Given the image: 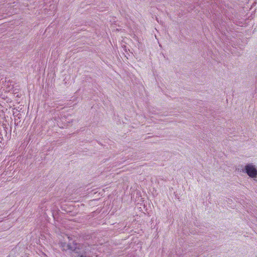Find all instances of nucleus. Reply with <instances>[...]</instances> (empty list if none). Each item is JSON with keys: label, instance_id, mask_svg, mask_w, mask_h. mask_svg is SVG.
Returning <instances> with one entry per match:
<instances>
[{"label": "nucleus", "instance_id": "f03ea898", "mask_svg": "<svg viewBox=\"0 0 257 257\" xmlns=\"http://www.w3.org/2000/svg\"><path fill=\"white\" fill-rule=\"evenodd\" d=\"M68 248H70L71 249H72L73 248V247H70V246L69 245H68Z\"/></svg>", "mask_w": 257, "mask_h": 257}, {"label": "nucleus", "instance_id": "7ed1b4c3", "mask_svg": "<svg viewBox=\"0 0 257 257\" xmlns=\"http://www.w3.org/2000/svg\"><path fill=\"white\" fill-rule=\"evenodd\" d=\"M67 237L68 239H69V236H67Z\"/></svg>", "mask_w": 257, "mask_h": 257}, {"label": "nucleus", "instance_id": "f257e3e1", "mask_svg": "<svg viewBox=\"0 0 257 257\" xmlns=\"http://www.w3.org/2000/svg\"><path fill=\"white\" fill-rule=\"evenodd\" d=\"M243 171L246 173L248 176L253 178L255 181L257 182V169L253 164H247L245 166Z\"/></svg>", "mask_w": 257, "mask_h": 257}]
</instances>
